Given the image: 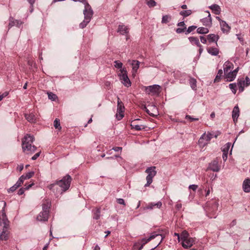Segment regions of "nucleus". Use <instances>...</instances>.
<instances>
[{"label":"nucleus","mask_w":250,"mask_h":250,"mask_svg":"<svg viewBox=\"0 0 250 250\" xmlns=\"http://www.w3.org/2000/svg\"><path fill=\"white\" fill-rule=\"evenodd\" d=\"M71 181V177L67 174L61 180L56 181L55 183L48 185L47 187L55 194H61L69 189Z\"/></svg>","instance_id":"1"},{"label":"nucleus","mask_w":250,"mask_h":250,"mask_svg":"<svg viewBox=\"0 0 250 250\" xmlns=\"http://www.w3.org/2000/svg\"><path fill=\"white\" fill-rule=\"evenodd\" d=\"M50 203L48 201H44L42 204V211L37 216V220L41 222L47 221L48 219Z\"/></svg>","instance_id":"2"},{"label":"nucleus","mask_w":250,"mask_h":250,"mask_svg":"<svg viewBox=\"0 0 250 250\" xmlns=\"http://www.w3.org/2000/svg\"><path fill=\"white\" fill-rule=\"evenodd\" d=\"M164 237H165L162 234L157 233L156 232H154L151 234V235L149 236V237L148 238H147V239L146 238L142 239V242L143 243L142 244L145 245L146 244L147 242H148L152 239H153L154 238H157V240L159 241V242L154 248H153L151 249V250H153L155 249V248H156L161 244V243L164 239Z\"/></svg>","instance_id":"3"},{"label":"nucleus","mask_w":250,"mask_h":250,"mask_svg":"<svg viewBox=\"0 0 250 250\" xmlns=\"http://www.w3.org/2000/svg\"><path fill=\"white\" fill-rule=\"evenodd\" d=\"M155 167H147L145 172L147 173V175L146 177V183L145 184V187H147L152 183L153 178L156 175L157 171H156Z\"/></svg>","instance_id":"4"},{"label":"nucleus","mask_w":250,"mask_h":250,"mask_svg":"<svg viewBox=\"0 0 250 250\" xmlns=\"http://www.w3.org/2000/svg\"><path fill=\"white\" fill-rule=\"evenodd\" d=\"M213 137L217 138V135H214L213 134L209 132H208L207 133H203L198 141L199 145L202 147H204L208 143Z\"/></svg>","instance_id":"5"},{"label":"nucleus","mask_w":250,"mask_h":250,"mask_svg":"<svg viewBox=\"0 0 250 250\" xmlns=\"http://www.w3.org/2000/svg\"><path fill=\"white\" fill-rule=\"evenodd\" d=\"M118 76L120 80L121 81L122 83L126 87H129L131 86V82L127 76V72L125 68L120 70V72L118 73Z\"/></svg>","instance_id":"6"},{"label":"nucleus","mask_w":250,"mask_h":250,"mask_svg":"<svg viewBox=\"0 0 250 250\" xmlns=\"http://www.w3.org/2000/svg\"><path fill=\"white\" fill-rule=\"evenodd\" d=\"M2 230L0 234V240H7L9 238V232L8 229L9 228V221L8 220L6 221H1ZM1 226H0V228Z\"/></svg>","instance_id":"7"},{"label":"nucleus","mask_w":250,"mask_h":250,"mask_svg":"<svg viewBox=\"0 0 250 250\" xmlns=\"http://www.w3.org/2000/svg\"><path fill=\"white\" fill-rule=\"evenodd\" d=\"M237 85L239 92L241 93L244 90L245 87H248L250 85V79L247 76L244 78H239L237 80Z\"/></svg>","instance_id":"8"},{"label":"nucleus","mask_w":250,"mask_h":250,"mask_svg":"<svg viewBox=\"0 0 250 250\" xmlns=\"http://www.w3.org/2000/svg\"><path fill=\"white\" fill-rule=\"evenodd\" d=\"M29 142L22 140V148L23 152L27 154L32 153L34 152L37 149V147L35 146L32 145V143Z\"/></svg>","instance_id":"9"},{"label":"nucleus","mask_w":250,"mask_h":250,"mask_svg":"<svg viewBox=\"0 0 250 250\" xmlns=\"http://www.w3.org/2000/svg\"><path fill=\"white\" fill-rule=\"evenodd\" d=\"M117 111L116 114V117L118 120H121L124 116V109L125 107L122 102L118 98L117 101Z\"/></svg>","instance_id":"10"},{"label":"nucleus","mask_w":250,"mask_h":250,"mask_svg":"<svg viewBox=\"0 0 250 250\" xmlns=\"http://www.w3.org/2000/svg\"><path fill=\"white\" fill-rule=\"evenodd\" d=\"M6 206V203L4 201H0V226H2L1 221H6L8 220L5 210Z\"/></svg>","instance_id":"11"},{"label":"nucleus","mask_w":250,"mask_h":250,"mask_svg":"<svg viewBox=\"0 0 250 250\" xmlns=\"http://www.w3.org/2000/svg\"><path fill=\"white\" fill-rule=\"evenodd\" d=\"M83 3L84 4V9L83 10L84 19L90 21L93 14V10L90 5L85 0Z\"/></svg>","instance_id":"12"},{"label":"nucleus","mask_w":250,"mask_h":250,"mask_svg":"<svg viewBox=\"0 0 250 250\" xmlns=\"http://www.w3.org/2000/svg\"><path fill=\"white\" fill-rule=\"evenodd\" d=\"M160 86L158 84H154L145 87V92L147 94L152 93L153 95L158 94L160 92Z\"/></svg>","instance_id":"13"},{"label":"nucleus","mask_w":250,"mask_h":250,"mask_svg":"<svg viewBox=\"0 0 250 250\" xmlns=\"http://www.w3.org/2000/svg\"><path fill=\"white\" fill-rule=\"evenodd\" d=\"M144 108L146 109V112L152 117H155L158 115V109L155 105H152L149 106V108L152 110V112H150L149 109H147L146 106H145Z\"/></svg>","instance_id":"14"},{"label":"nucleus","mask_w":250,"mask_h":250,"mask_svg":"<svg viewBox=\"0 0 250 250\" xmlns=\"http://www.w3.org/2000/svg\"><path fill=\"white\" fill-rule=\"evenodd\" d=\"M22 22L20 20H15L13 17L9 18V23L8 24L9 28H11L14 26L20 28L22 24Z\"/></svg>","instance_id":"15"},{"label":"nucleus","mask_w":250,"mask_h":250,"mask_svg":"<svg viewBox=\"0 0 250 250\" xmlns=\"http://www.w3.org/2000/svg\"><path fill=\"white\" fill-rule=\"evenodd\" d=\"M194 242V238L191 237L188 238L182 241V246L185 249H188L191 247L193 245Z\"/></svg>","instance_id":"16"},{"label":"nucleus","mask_w":250,"mask_h":250,"mask_svg":"<svg viewBox=\"0 0 250 250\" xmlns=\"http://www.w3.org/2000/svg\"><path fill=\"white\" fill-rule=\"evenodd\" d=\"M208 168L214 172H218L220 169V167L218 166V162L217 160H213L209 164Z\"/></svg>","instance_id":"17"},{"label":"nucleus","mask_w":250,"mask_h":250,"mask_svg":"<svg viewBox=\"0 0 250 250\" xmlns=\"http://www.w3.org/2000/svg\"><path fill=\"white\" fill-rule=\"evenodd\" d=\"M206 12L208 13V16L202 19L201 21L204 25L206 26H210L212 24V19L210 14L208 11H207Z\"/></svg>","instance_id":"18"},{"label":"nucleus","mask_w":250,"mask_h":250,"mask_svg":"<svg viewBox=\"0 0 250 250\" xmlns=\"http://www.w3.org/2000/svg\"><path fill=\"white\" fill-rule=\"evenodd\" d=\"M140 119H135L131 122L130 126L132 128H134L136 130H140L142 129H144L145 126L142 125H139L137 124L138 121H140Z\"/></svg>","instance_id":"19"},{"label":"nucleus","mask_w":250,"mask_h":250,"mask_svg":"<svg viewBox=\"0 0 250 250\" xmlns=\"http://www.w3.org/2000/svg\"><path fill=\"white\" fill-rule=\"evenodd\" d=\"M220 25L221 29L224 33L228 34L229 32L231 27L225 21H222Z\"/></svg>","instance_id":"20"},{"label":"nucleus","mask_w":250,"mask_h":250,"mask_svg":"<svg viewBox=\"0 0 250 250\" xmlns=\"http://www.w3.org/2000/svg\"><path fill=\"white\" fill-rule=\"evenodd\" d=\"M239 108L237 105H236L233 108L232 112V117L234 123L237 121V119L239 116Z\"/></svg>","instance_id":"21"},{"label":"nucleus","mask_w":250,"mask_h":250,"mask_svg":"<svg viewBox=\"0 0 250 250\" xmlns=\"http://www.w3.org/2000/svg\"><path fill=\"white\" fill-rule=\"evenodd\" d=\"M128 62H131L130 64L132 67L133 75L135 74V73L137 72V71L139 67L140 62L137 60H129Z\"/></svg>","instance_id":"22"},{"label":"nucleus","mask_w":250,"mask_h":250,"mask_svg":"<svg viewBox=\"0 0 250 250\" xmlns=\"http://www.w3.org/2000/svg\"><path fill=\"white\" fill-rule=\"evenodd\" d=\"M117 32L122 35L127 34L129 32V29L125 25H119L118 26Z\"/></svg>","instance_id":"23"},{"label":"nucleus","mask_w":250,"mask_h":250,"mask_svg":"<svg viewBox=\"0 0 250 250\" xmlns=\"http://www.w3.org/2000/svg\"><path fill=\"white\" fill-rule=\"evenodd\" d=\"M24 117L30 123H33L36 121L37 118L33 113L29 114H25Z\"/></svg>","instance_id":"24"},{"label":"nucleus","mask_w":250,"mask_h":250,"mask_svg":"<svg viewBox=\"0 0 250 250\" xmlns=\"http://www.w3.org/2000/svg\"><path fill=\"white\" fill-rule=\"evenodd\" d=\"M219 39V37L217 35L210 34L207 36V39L209 43L215 42L217 43V42Z\"/></svg>","instance_id":"25"},{"label":"nucleus","mask_w":250,"mask_h":250,"mask_svg":"<svg viewBox=\"0 0 250 250\" xmlns=\"http://www.w3.org/2000/svg\"><path fill=\"white\" fill-rule=\"evenodd\" d=\"M243 188L245 192H250V180L249 179H246L244 181Z\"/></svg>","instance_id":"26"},{"label":"nucleus","mask_w":250,"mask_h":250,"mask_svg":"<svg viewBox=\"0 0 250 250\" xmlns=\"http://www.w3.org/2000/svg\"><path fill=\"white\" fill-rule=\"evenodd\" d=\"M209 8L210 9L212 12L216 15H219L221 13V8L217 4H212L209 6Z\"/></svg>","instance_id":"27"},{"label":"nucleus","mask_w":250,"mask_h":250,"mask_svg":"<svg viewBox=\"0 0 250 250\" xmlns=\"http://www.w3.org/2000/svg\"><path fill=\"white\" fill-rule=\"evenodd\" d=\"M208 52L212 56H217L219 53V50L218 48L210 47L207 49Z\"/></svg>","instance_id":"28"},{"label":"nucleus","mask_w":250,"mask_h":250,"mask_svg":"<svg viewBox=\"0 0 250 250\" xmlns=\"http://www.w3.org/2000/svg\"><path fill=\"white\" fill-rule=\"evenodd\" d=\"M92 212L93 213V218L95 220H98L100 219L101 216V208H97L95 210H93Z\"/></svg>","instance_id":"29"},{"label":"nucleus","mask_w":250,"mask_h":250,"mask_svg":"<svg viewBox=\"0 0 250 250\" xmlns=\"http://www.w3.org/2000/svg\"><path fill=\"white\" fill-rule=\"evenodd\" d=\"M236 74H235L232 71L229 72L227 74L226 73V78L228 81L231 82L233 81L236 78Z\"/></svg>","instance_id":"30"},{"label":"nucleus","mask_w":250,"mask_h":250,"mask_svg":"<svg viewBox=\"0 0 250 250\" xmlns=\"http://www.w3.org/2000/svg\"><path fill=\"white\" fill-rule=\"evenodd\" d=\"M233 64L229 62H226L224 64V71L226 74L227 73L231 68Z\"/></svg>","instance_id":"31"},{"label":"nucleus","mask_w":250,"mask_h":250,"mask_svg":"<svg viewBox=\"0 0 250 250\" xmlns=\"http://www.w3.org/2000/svg\"><path fill=\"white\" fill-rule=\"evenodd\" d=\"M188 40L192 43H194L197 46H200V43L198 39L195 37H190L188 38Z\"/></svg>","instance_id":"32"},{"label":"nucleus","mask_w":250,"mask_h":250,"mask_svg":"<svg viewBox=\"0 0 250 250\" xmlns=\"http://www.w3.org/2000/svg\"><path fill=\"white\" fill-rule=\"evenodd\" d=\"M209 30L207 28L200 27L197 28V32L201 34H206L208 33Z\"/></svg>","instance_id":"33"},{"label":"nucleus","mask_w":250,"mask_h":250,"mask_svg":"<svg viewBox=\"0 0 250 250\" xmlns=\"http://www.w3.org/2000/svg\"><path fill=\"white\" fill-rule=\"evenodd\" d=\"M196 83L197 81L195 79L191 78L189 79V84L193 90H196Z\"/></svg>","instance_id":"34"},{"label":"nucleus","mask_w":250,"mask_h":250,"mask_svg":"<svg viewBox=\"0 0 250 250\" xmlns=\"http://www.w3.org/2000/svg\"><path fill=\"white\" fill-rule=\"evenodd\" d=\"M34 140V138L33 136H31L30 135L26 134L24 136V138L22 139V141H26V142H29L30 143H33Z\"/></svg>","instance_id":"35"},{"label":"nucleus","mask_w":250,"mask_h":250,"mask_svg":"<svg viewBox=\"0 0 250 250\" xmlns=\"http://www.w3.org/2000/svg\"><path fill=\"white\" fill-rule=\"evenodd\" d=\"M179 14L183 17H187L192 14V11L191 10H184L181 11Z\"/></svg>","instance_id":"36"},{"label":"nucleus","mask_w":250,"mask_h":250,"mask_svg":"<svg viewBox=\"0 0 250 250\" xmlns=\"http://www.w3.org/2000/svg\"><path fill=\"white\" fill-rule=\"evenodd\" d=\"M171 20V17L170 15H166L163 16L162 19V23H167Z\"/></svg>","instance_id":"37"},{"label":"nucleus","mask_w":250,"mask_h":250,"mask_svg":"<svg viewBox=\"0 0 250 250\" xmlns=\"http://www.w3.org/2000/svg\"><path fill=\"white\" fill-rule=\"evenodd\" d=\"M223 74V70L222 69H220L218 71V73L214 80V83H218L221 80V77Z\"/></svg>","instance_id":"38"},{"label":"nucleus","mask_w":250,"mask_h":250,"mask_svg":"<svg viewBox=\"0 0 250 250\" xmlns=\"http://www.w3.org/2000/svg\"><path fill=\"white\" fill-rule=\"evenodd\" d=\"M231 146V143H228L224 146L222 148L223 153H228L229 150Z\"/></svg>","instance_id":"39"},{"label":"nucleus","mask_w":250,"mask_h":250,"mask_svg":"<svg viewBox=\"0 0 250 250\" xmlns=\"http://www.w3.org/2000/svg\"><path fill=\"white\" fill-rule=\"evenodd\" d=\"M54 126L56 129H59L60 130L62 129V127L60 125V120L56 118L54 121Z\"/></svg>","instance_id":"40"},{"label":"nucleus","mask_w":250,"mask_h":250,"mask_svg":"<svg viewBox=\"0 0 250 250\" xmlns=\"http://www.w3.org/2000/svg\"><path fill=\"white\" fill-rule=\"evenodd\" d=\"M189 234L186 230L183 231L180 235V239L182 241L188 238Z\"/></svg>","instance_id":"41"},{"label":"nucleus","mask_w":250,"mask_h":250,"mask_svg":"<svg viewBox=\"0 0 250 250\" xmlns=\"http://www.w3.org/2000/svg\"><path fill=\"white\" fill-rule=\"evenodd\" d=\"M237 84L236 83H232L229 84V87L231 89L232 92L233 94H235L236 93V86Z\"/></svg>","instance_id":"42"},{"label":"nucleus","mask_w":250,"mask_h":250,"mask_svg":"<svg viewBox=\"0 0 250 250\" xmlns=\"http://www.w3.org/2000/svg\"><path fill=\"white\" fill-rule=\"evenodd\" d=\"M34 174V172L33 171H31V172H29L27 173H26L25 175H21V176H23V180H26V179H30L31 177H32Z\"/></svg>","instance_id":"43"},{"label":"nucleus","mask_w":250,"mask_h":250,"mask_svg":"<svg viewBox=\"0 0 250 250\" xmlns=\"http://www.w3.org/2000/svg\"><path fill=\"white\" fill-rule=\"evenodd\" d=\"M47 94L49 99L51 100L52 101H54L58 98L57 96L52 92H48Z\"/></svg>","instance_id":"44"},{"label":"nucleus","mask_w":250,"mask_h":250,"mask_svg":"<svg viewBox=\"0 0 250 250\" xmlns=\"http://www.w3.org/2000/svg\"><path fill=\"white\" fill-rule=\"evenodd\" d=\"M114 63H115L114 64L115 67H116L117 68L120 69V70L124 68H122L123 63L121 62H120L119 61H114Z\"/></svg>","instance_id":"45"},{"label":"nucleus","mask_w":250,"mask_h":250,"mask_svg":"<svg viewBox=\"0 0 250 250\" xmlns=\"http://www.w3.org/2000/svg\"><path fill=\"white\" fill-rule=\"evenodd\" d=\"M146 1V4L150 8L154 7L156 5V2L154 0H147Z\"/></svg>","instance_id":"46"},{"label":"nucleus","mask_w":250,"mask_h":250,"mask_svg":"<svg viewBox=\"0 0 250 250\" xmlns=\"http://www.w3.org/2000/svg\"><path fill=\"white\" fill-rule=\"evenodd\" d=\"M90 21L88 20V19H84L83 21H82L80 24V27L81 28H84L87 25V24L90 22Z\"/></svg>","instance_id":"47"},{"label":"nucleus","mask_w":250,"mask_h":250,"mask_svg":"<svg viewBox=\"0 0 250 250\" xmlns=\"http://www.w3.org/2000/svg\"><path fill=\"white\" fill-rule=\"evenodd\" d=\"M196 28H197V26H195V25H192V26H189L188 27V28L187 29V30L186 31L185 34L186 35H187V34L190 33V32L193 31L194 30H195Z\"/></svg>","instance_id":"48"},{"label":"nucleus","mask_w":250,"mask_h":250,"mask_svg":"<svg viewBox=\"0 0 250 250\" xmlns=\"http://www.w3.org/2000/svg\"><path fill=\"white\" fill-rule=\"evenodd\" d=\"M23 179V176H21L20 177L18 181L15 184L17 187H20L21 186V185L23 183V181H24Z\"/></svg>","instance_id":"49"},{"label":"nucleus","mask_w":250,"mask_h":250,"mask_svg":"<svg viewBox=\"0 0 250 250\" xmlns=\"http://www.w3.org/2000/svg\"><path fill=\"white\" fill-rule=\"evenodd\" d=\"M186 119L189 120L190 122L197 121L199 120L197 118H193L190 115H187L185 117Z\"/></svg>","instance_id":"50"},{"label":"nucleus","mask_w":250,"mask_h":250,"mask_svg":"<svg viewBox=\"0 0 250 250\" xmlns=\"http://www.w3.org/2000/svg\"><path fill=\"white\" fill-rule=\"evenodd\" d=\"M152 205H153V208L156 207L158 208H160L162 206V203L161 201H159L156 203H152Z\"/></svg>","instance_id":"51"},{"label":"nucleus","mask_w":250,"mask_h":250,"mask_svg":"<svg viewBox=\"0 0 250 250\" xmlns=\"http://www.w3.org/2000/svg\"><path fill=\"white\" fill-rule=\"evenodd\" d=\"M186 28H187L179 27V28L176 29V32L178 34H181V33L185 32V31L186 30Z\"/></svg>","instance_id":"52"},{"label":"nucleus","mask_w":250,"mask_h":250,"mask_svg":"<svg viewBox=\"0 0 250 250\" xmlns=\"http://www.w3.org/2000/svg\"><path fill=\"white\" fill-rule=\"evenodd\" d=\"M117 202L118 204L123 205L124 206H125L126 204L125 203V200L122 198H118L117 199Z\"/></svg>","instance_id":"53"},{"label":"nucleus","mask_w":250,"mask_h":250,"mask_svg":"<svg viewBox=\"0 0 250 250\" xmlns=\"http://www.w3.org/2000/svg\"><path fill=\"white\" fill-rule=\"evenodd\" d=\"M153 208V205L152 203H149L145 208V209H152Z\"/></svg>","instance_id":"54"},{"label":"nucleus","mask_w":250,"mask_h":250,"mask_svg":"<svg viewBox=\"0 0 250 250\" xmlns=\"http://www.w3.org/2000/svg\"><path fill=\"white\" fill-rule=\"evenodd\" d=\"M177 26L183 28H186V25L184 21L178 22L177 23Z\"/></svg>","instance_id":"55"},{"label":"nucleus","mask_w":250,"mask_h":250,"mask_svg":"<svg viewBox=\"0 0 250 250\" xmlns=\"http://www.w3.org/2000/svg\"><path fill=\"white\" fill-rule=\"evenodd\" d=\"M18 187H17V186H16V184H15L14 186H13L12 187H11L8 190V191L9 192H10V191L11 192H13L15 190H16V189L18 188Z\"/></svg>","instance_id":"56"},{"label":"nucleus","mask_w":250,"mask_h":250,"mask_svg":"<svg viewBox=\"0 0 250 250\" xmlns=\"http://www.w3.org/2000/svg\"><path fill=\"white\" fill-rule=\"evenodd\" d=\"M28 64L31 67H32L33 66L35 65V64L34 62V61L31 59H28L27 61Z\"/></svg>","instance_id":"57"},{"label":"nucleus","mask_w":250,"mask_h":250,"mask_svg":"<svg viewBox=\"0 0 250 250\" xmlns=\"http://www.w3.org/2000/svg\"><path fill=\"white\" fill-rule=\"evenodd\" d=\"M198 188V186L196 185H191L189 186V188L192 189L193 191H195Z\"/></svg>","instance_id":"58"},{"label":"nucleus","mask_w":250,"mask_h":250,"mask_svg":"<svg viewBox=\"0 0 250 250\" xmlns=\"http://www.w3.org/2000/svg\"><path fill=\"white\" fill-rule=\"evenodd\" d=\"M40 153L41 152H38L37 153H36L31 158L32 160H36L40 156Z\"/></svg>","instance_id":"59"},{"label":"nucleus","mask_w":250,"mask_h":250,"mask_svg":"<svg viewBox=\"0 0 250 250\" xmlns=\"http://www.w3.org/2000/svg\"><path fill=\"white\" fill-rule=\"evenodd\" d=\"M200 40H201V42L203 43H207V39L203 37V36H200Z\"/></svg>","instance_id":"60"},{"label":"nucleus","mask_w":250,"mask_h":250,"mask_svg":"<svg viewBox=\"0 0 250 250\" xmlns=\"http://www.w3.org/2000/svg\"><path fill=\"white\" fill-rule=\"evenodd\" d=\"M24 191H25V188H21L19 190L18 194L19 195H22V194H23L24 193Z\"/></svg>","instance_id":"61"},{"label":"nucleus","mask_w":250,"mask_h":250,"mask_svg":"<svg viewBox=\"0 0 250 250\" xmlns=\"http://www.w3.org/2000/svg\"><path fill=\"white\" fill-rule=\"evenodd\" d=\"M27 1L31 5V7L32 8L31 11L32 12L33 10V4L35 3V0H27Z\"/></svg>","instance_id":"62"},{"label":"nucleus","mask_w":250,"mask_h":250,"mask_svg":"<svg viewBox=\"0 0 250 250\" xmlns=\"http://www.w3.org/2000/svg\"><path fill=\"white\" fill-rule=\"evenodd\" d=\"M112 149L114 150L115 151H119L122 150V147L120 146H116L113 147Z\"/></svg>","instance_id":"63"},{"label":"nucleus","mask_w":250,"mask_h":250,"mask_svg":"<svg viewBox=\"0 0 250 250\" xmlns=\"http://www.w3.org/2000/svg\"><path fill=\"white\" fill-rule=\"evenodd\" d=\"M222 158L223 160L226 161L228 158V153H223Z\"/></svg>","instance_id":"64"}]
</instances>
